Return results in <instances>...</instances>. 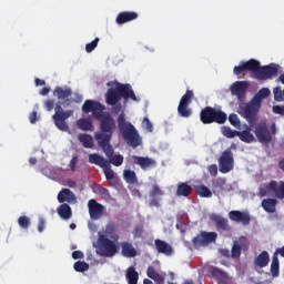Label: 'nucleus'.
Wrapping results in <instances>:
<instances>
[{
	"label": "nucleus",
	"mask_w": 284,
	"mask_h": 284,
	"mask_svg": "<svg viewBox=\"0 0 284 284\" xmlns=\"http://www.w3.org/2000/svg\"><path fill=\"white\" fill-rule=\"evenodd\" d=\"M73 267L75 272H88V270H90V264L87 262L78 261L74 263Z\"/></svg>",
	"instance_id": "obj_45"
},
{
	"label": "nucleus",
	"mask_w": 284,
	"mask_h": 284,
	"mask_svg": "<svg viewBox=\"0 0 284 284\" xmlns=\"http://www.w3.org/2000/svg\"><path fill=\"white\" fill-rule=\"evenodd\" d=\"M89 163H92L93 165H98V168H102L106 181H112L115 176L114 171L112 170V166L110 165V162L99 153H91L89 154Z\"/></svg>",
	"instance_id": "obj_11"
},
{
	"label": "nucleus",
	"mask_w": 284,
	"mask_h": 284,
	"mask_svg": "<svg viewBox=\"0 0 284 284\" xmlns=\"http://www.w3.org/2000/svg\"><path fill=\"white\" fill-rule=\"evenodd\" d=\"M275 254H280L283 258H284V246H282L281 248H277L276 251H275Z\"/></svg>",
	"instance_id": "obj_64"
},
{
	"label": "nucleus",
	"mask_w": 284,
	"mask_h": 284,
	"mask_svg": "<svg viewBox=\"0 0 284 284\" xmlns=\"http://www.w3.org/2000/svg\"><path fill=\"white\" fill-rule=\"evenodd\" d=\"M88 207L91 221H99L105 214V206L94 199L89 200Z\"/></svg>",
	"instance_id": "obj_15"
},
{
	"label": "nucleus",
	"mask_w": 284,
	"mask_h": 284,
	"mask_svg": "<svg viewBox=\"0 0 284 284\" xmlns=\"http://www.w3.org/2000/svg\"><path fill=\"white\" fill-rule=\"evenodd\" d=\"M239 114L243 116L248 123V125L254 126V123H256V119H258V112H261L260 104H256L253 100L248 103H240L237 109Z\"/></svg>",
	"instance_id": "obj_9"
},
{
	"label": "nucleus",
	"mask_w": 284,
	"mask_h": 284,
	"mask_svg": "<svg viewBox=\"0 0 284 284\" xmlns=\"http://www.w3.org/2000/svg\"><path fill=\"white\" fill-rule=\"evenodd\" d=\"M58 214L64 221L72 219V207H70L67 203L61 204L58 207Z\"/></svg>",
	"instance_id": "obj_34"
},
{
	"label": "nucleus",
	"mask_w": 284,
	"mask_h": 284,
	"mask_svg": "<svg viewBox=\"0 0 284 284\" xmlns=\"http://www.w3.org/2000/svg\"><path fill=\"white\" fill-rule=\"evenodd\" d=\"M192 99H194V91L186 90L185 94L181 98L180 103L190 105V103H192Z\"/></svg>",
	"instance_id": "obj_44"
},
{
	"label": "nucleus",
	"mask_w": 284,
	"mask_h": 284,
	"mask_svg": "<svg viewBox=\"0 0 284 284\" xmlns=\"http://www.w3.org/2000/svg\"><path fill=\"white\" fill-rule=\"evenodd\" d=\"M231 92L234 97H237L239 101H243V99H245V92H247V82H235L231 87Z\"/></svg>",
	"instance_id": "obj_19"
},
{
	"label": "nucleus",
	"mask_w": 284,
	"mask_h": 284,
	"mask_svg": "<svg viewBox=\"0 0 284 284\" xmlns=\"http://www.w3.org/2000/svg\"><path fill=\"white\" fill-rule=\"evenodd\" d=\"M77 163H79V158L73 156L69 164L71 172H77Z\"/></svg>",
	"instance_id": "obj_54"
},
{
	"label": "nucleus",
	"mask_w": 284,
	"mask_h": 284,
	"mask_svg": "<svg viewBox=\"0 0 284 284\" xmlns=\"http://www.w3.org/2000/svg\"><path fill=\"white\" fill-rule=\"evenodd\" d=\"M272 94V91L267 88H262L252 99L253 103H256L260 108L263 103V99H267Z\"/></svg>",
	"instance_id": "obj_33"
},
{
	"label": "nucleus",
	"mask_w": 284,
	"mask_h": 284,
	"mask_svg": "<svg viewBox=\"0 0 284 284\" xmlns=\"http://www.w3.org/2000/svg\"><path fill=\"white\" fill-rule=\"evenodd\" d=\"M78 139L80 143H82L83 148H89V149L94 148V140L92 139L91 135L81 133L79 134Z\"/></svg>",
	"instance_id": "obj_40"
},
{
	"label": "nucleus",
	"mask_w": 284,
	"mask_h": 284,
	"mask_svg": "<svg viewBox=\"0 0 284 284\" xmlns=\"http://www.w3.org/2000/svg\"><path fill=\"white\" fill-rule=\"evenodd\" d=\"M30 217L22 215L18 219V225L22 229V230H28V227H30Z\"/></svg>",
	"instance_id": "obj_46"
},
{
	"label": "nucleus",
	"mask_w": 284,
	"mask_h": 284,
	"mask_svg": "<svg viewBox=\"0 0 284 284\" xmlns=\"http://www.w3.org/2000/svg\"><path fill=\"white\" fill-rule=\"evenodd\" d=\"M44 108H45L47 112H52V110H54V100H52V99L45 100Z\"/></svg>",
	"instance_id": "obj_53"
},
{
	"label": "nucleus",
	"mask_w": 284,
	"mask_h": 284,
	"mask_svg": "<svg viewBox=\"0 0 284 284\" xmlns=\"http://www.w3.org/2000/svg\"><path fill=\"white\" fill-rule=\"evenodd\" d=\"M136 19H139V13L134 11H123L118 14L115 23H118V26H123V23H130V21H134Z\"/></svg>",
	"instance_id": "obj_20"
},
{
	"label": "nucleus",
	"mask_w": 284,
	"mask_h": 284,
	"mask_svg": "<svg viewBox=\"0 0 284 284\" xmlns=\"http://www.w3.org/2000/svg\"><path fill=\"white\" fill-rule=\"evenodd\" d=\"M227 121V113L213 109V115L211 119V123H217V125H223Z\"/></svg>",
	"instance_id": "obj_32"
},
{
	"label": "nucleus",
	"mask_w": 284,
	"mask_h": 284,
	"mask_svg": "<svg viewBox=\"0 0 284 284\" xmlns=\"http://www.w3.org/2000/svg\"><path fill=\"white\" fill-rule=\"evenodd\" d=\"M229 121H230L231 125H233V128L241 130V120L239 119V115H236V113L230 114Z\"/></svg>",
	"instance_id": "obj_47"
},
{
	"label": "nucleus",
	"mask_w": 284,
	"mask_h": 284,
	"mask_svg": "<svg viewBox=\"0 0 284 284\" xmlns=\"http://www.w3.org/2000/svg\"><path fill=\"white\" fill-rule=\"evenodd\" d=\"M121 99H125V101L130 99L131 101L139 102L134 90H132V85L116 82L114 88L108 89L105 103L106 105H116V103H120Z\"/></svg>",
	"instance_id": "obj_4"
},
{
	"label": "nucleus",
	"mask_w": 284,
	"mask_h": 284,
	"mask_svg": "<svg viewBox=\"0 0 284 284\" xmlns=\"http://www.w3.org/2000/svg\"><path fill=\"white\" fill-rule=\"evenodd\" d=\"M214 114V108L212 106H205L200 112V120L204 125L212 124V116Z\"/></svg>",
	"instance_id": "obj_27"
},
{
	"label": "nucleus",
	"mask_w": 284,
	"mask_h": 284,
	"mask_svg": "<svg viewBox=\"0 0 284 284\" xmlns=\"http://www.w3.org/2000/svg\"><path fill=\"white\" fill-rule=\"evenodd\" d=\"M229 219L234 223H242V225H250L252 217L248 212L243 211H231L229 213Z\"/></svg>",
	"instance_id": "obj_16"
},
{
	"label": "nucleus",
	"mask_w": 284,
	"mask_h": 284,
	"mask_svg": "<svg viewBox=\"0 0 284 284\" xmlns=\"http://www.w3.org/2000/svg\"><path fill=\"white\" fill-rule=\"evenodd\" d=\"M119 230V224L114 223V222H109L105 225V230H104V236H109L110 239H112V241H119V234H116V231Z\"/></svg>",
	"instance_id": "obj_30"
},
{
	"label": "nucleus",
	"mask_w": 284,
	"mask_h": 284,
	"mask_svg": "<svg viewBox=\"0 0 284 284\" xmlns=\"http://www.w3.org/2000/svg\"><path fill=\"white\" fill-rule=\"evenodd\" d=\"M54 114L52 115V120L54 122V125L60 132H69L70 125H68V119L74 114V111L67 110L63 111V106H61V102H58L54 106Z\"/></svg>",
	"instance_id": "obj_8"
},
{
	"label": "nucleus",
	"mask_w": 284,
	"mask_h": 284,
	"mask_svg": "<svg viewBox=\"0 0 284 284\" xmlns=\"http://www.w3.org/2000/svg\"><path fill=\"white\" fill-rule=\"evenodd\" d=\"M248 250H250V242L247 241V237L240 236L237 240L233 241L231 256L233 258H241V252H247Z\"/></svg>",
	"instance_id": "obj_14"
},
{
	"label": "nucleus",
	"mask_w": 284,
	"mask_h": 284,
	"mask_svg": "<svg viewBox=\"0 0 284 284\" xmlns=\"http://www.w3.org/2000/svg\"><path fill=\"white\" fill-rule=\"evenodd\" d=\"M95 252L98 256L112 258L119 254V246L116 245V241H112L108 237V235L99 233Z\"/></svg>",
	"instance_id": "obj_6"
},
{
	"label": "nucleus",
	"mask_w": 284,
	"mask_h": 284,
	"mask_svg": "<svg viewBox=\"0 0 284 284\" xmlns=\"http://www.w3.org/2000/svg\"><path fill=\"white\" fill-rule=\"evenodd\" d=\"M190 194H192V186L187 182L178 185L176 196H190Z\"/></svg>",
	"instance_id": "obj_36"
},
{
	"label": "nucleus",
	"mask_w": 284,
	"mask_h": 284,
	"mask_svg": "<svg viewBox=\"0 0 284 284\" xmlns=\"http://www.w3.org/2000/svg\"><path fill=\"white\" fill-rule=\"evenodd\" d=\"M65 185L68 187H77V181H74V180H67L65 181Z\"/></svg>",
	"instance_id": "obj_62"
},
{
	"label": "nucleus",
	"mask_w": 284,
	"mask_h": 284,
	"mask_svg": "<svg viewBox=\"0 0 284 284\" xmlns=\"http://www.w3.org/2000/svg\"><path fill=\"white\" fill-rule=\"evenodd\" d=\"M254 134L258 143H272L274 136H276V123L267 124V121H261L254 126Z\"/></svg>",
	"instance_id": "obj_7"
},
{
	"label": "nucleus",
	"mask_w": 284,
	"mask_h": 284,
	"mask_svg": "<svg viewBox=\"0 0 284 284\" xmlns=\"http://www.w3.org/2000/svg\"><path fill=\"white\" fill-rule=\"evenodd\" d=\"M121 104H120V102H118L116 104H114V105H112V112H113V114H119V112H121Z\"/></svg>",
	"instance_id": "obj_60"
},
{
	"label": "nucleus",
	"mask_w": 284,
	"mask_h": 284,
	"mask_svg": "<svg viewBox=\"0 0 284 284\" xmlns=\"http://www.w3.org/2000/svg\"><path fill=\"white\" fill-rule=\"evenodd\" d=\"M133 163L134 165H140L141 170H150L151 168H156V161L152 158L148 156H139V155H133Z\"/></svg>",
	"instance_id": "obj_18"
},
{
	"label": "nucleus",
	"mask_w": 284,
	"mask_h": 284,
	"mask_svg": "<svg viewBox=\"0 0 284 284\" xmlns=\"http://www.w3.org/2000/svg\"><path fill=\"white\" fill-rule=\"evenodd\" d=\"M178 114L179 116H182V119H190V116H192V110L190 108V104L180 103L178 105Z\"/></svg>",
	"instance_id": "obj_39"
},
{
	"label": "nucleus",
	"mask_w": 284,
	"mask_h": 284,
	"mask_svg": "<svg viewBox=\"0 0 284 284\" xmlns=\"http://www.w3.org/2000/svg\"><path fill=\"white\" fill-rule=\"evenodd\" d=\"M273 193L275 199L280 201L284 200V181L272 180L267 184H262L260 186V196H267V194Z\"/></svg>",
	"instance_id": "obj_10"
},
{
	"label": "nucleus",
	"mask_w": 284,
	"mask_h": 284,
	"mask_svg": "<svg viewBox=\"0 0 284 284\" xmlns=\"http://www.w3.org/2000/svg\"><path fill=\"white\" fill-rule=\"evenodd\" d=\"M123 176H124V181H126V183H131L132 185L134 183H136V172H134L132 170H124Z\"/></svg>",
	"instance_id": "obj_42"
},
{
	"label": "nucleus",
	"mask_w": 284,
	"mask_h": 284,
	"mask_svg": "<svg viewBox=\"0 0 284 284\" xmlns=\"http://www.w3.org/2000/svg\"><path fill=\"white\" fill-rule=\"evenodd\" d=\"M210 220L215 223L216 230L217 232H230V230H232V226L230 225V222L227 221V219L213 213L210 216Z\"/></svg>",
	"instance_id": "obj_17"
},
{
	"label": "nucleus",
	"mask_w": 284,
	"mask_h": 284,
	"mask_svg": "<svg viewBox=\"0 0 284 284\" xmlns=\"http://www.w3.org/2000/svg\"><path fill=\"white\" fill-rule=\"evenodd\" d=\"M154 245L159 254H164V256H172V254H174V248H172V245L163 240H155Z\"/></svg>",
	"instance_id": "obj_22"
},
{
	"label": "nucleus",
	"mask_w": 284,
	"mask_h": 284,
	"mask_svg": "<svg viewBox=\"0 0 284 284\" xmlns=\"http://www.w3.org/2000/svg\"><path fill=\"white\" fill-rule=\"evenodd\" d=\"M30 123L34 124L37 123V111H33L29 115Z\"/></svg>",
	"instance_id": "obj_61"
},
{
	"label": "nucleus",
	"mask_w": 284,
	"mask_h": 284,
	"mask_svg": "<svg viewBox=\"0 0 284 284\" xmlns=\"http://www.w3.org/2000/svg\"><path fill=\"white\" fill-rule=\"evenodd\" d=\"M216 239H219V234H216V232L201 231L200 234L193 237L192 244L195 247H207L210 243H216Z\"/></svg>",
	"instance_id": "obj_12"
},
{
	"label": "nucleus",
	"mask_w": 284,
	"mask_h": 284,
	"mask_svg": "<svg viewBox=\"0 0 284 284\" xmlns=\"http://www.w3.org/2000/svg\"><path fill=\"white\" fill-rule=\"evenodd\" d=\"M134 239H141L143 236V225H136L133 230Z\"/></svg>",
	"instance_id": "obj_52"
},
{
	"label": "nucleus",
	"mask_w": 284,
	"mask_h": 284,
	"mask_svg": "<svg viewBox=\"0 0 284 284\" xmlns=\"http://www.w3.org/2000/svg\"><path fill=\"white\" fill-rule=\"evenodd\" d=\"M146 276L154 281L155 284H165V275L156 272V268H154V266H148Z\"/></svg>",
	"instance_id": "obj_24"
},
{
	"label": "nucleus",
	"mask_w": 284,
	"mask_h": 284,
	"mask_svg": "<svg viewBox=\"0 0 284 284\" xmlns=\"http://www.w3.org/2000/svg\"><path fill=\"white\" fill-rule=\"evenodd\" d=\"M43 230H45V220L40 219L38 222V232H43Z\"/></svg>",
	"instance_id": "obj_58"
},
{
	"label": "nucleus",
	"mask_w": 284,
	"mask_h": 284,
	"mask_svg": "<svg viewBox=\"0 0 284 284\" xmlns=\"http://www.w3.org/2000/svg\"><path fill=\"white\" fill-rule=\"evenodd\" d=\"M214 187H220V190H223V186L225 185V180L217 179L213 182Z\"/></svg>",
	"instance_id": "obj_57"
},
{
	"label": "nucleus",
	"mask_w": 284,
	"mask_h": 284,
	"mask_svg": "<svg viewBox=\"0 0 284 284\" xmlns=\"http://www.w3.org/2000/svg\"><path fill=\"white\" fill-rule=\"evenodd\" d=\"M121 254L125 258H134L136 256V248L129 242L121 243Z\"/></svg>",
	"instance_id": "obj_28"
},
{
	"label": "nucleus",
	"mask_w": 284,
	"mask_h": 284,
	"mask_svg": "<svg viewBox=\"0 0 284 284\" xmlns=\"http://www.w3.org/2000/svg\"><path fill=\"white\" fill-rule=\"evenodd\" d=\"M77 125L79 130H82V132H92L94 130V125L92 124V121L88 119L78 120Z\"/></svg>",
	"instance_id": "obj_38"
},
{
	"label": "nucleus",
	"mask_w": 284,
	"mask_h": 284,
	"mask_svg": "<svg viewBox=\"0 0 284 284\" xmlns=\"http://www.w3.org/2000/svg\"><path fill=\"white\" fill-rule=\"evenodd\" d=\"M41 97H45L48 94H50V88L44 87L41 91H40Z\"/></svg>",
	"instance_id": "obj_63"
},
{
	"label": "nucleus",
	"mask_w": 284,
	"mask_h": 284,
	"mask_svg": "<svg viewBox=\"0 0 284 284\" xmlns=\"http://www.w3.org/2000/svg\"><path fill=\"white\" fill-rule=\"evenodd\" d=\"M125 276L129 284H139V272L134 266H130L126 270Z\"/></svg>",
	"instance_id": "obj_35"
},
{
	"label": "nucleus",
	"mask_w": 284,
	"mask_h": 284,
	"mask_svg": "<svg viewBox=\"0 0 284 284\" xmlns=\"http://www.w3.org/2000/svg\"><path fill=\"white\" fill-rule=\"evenodd\" d=\"M103 110H105V105L92 100H87L82 105V112L84 114L92 112L94 119L100 122V131L95 132V134H104L105 132H110V130L116 129L114 118L110 113L103 112Z\"/></svg>",
	"instance_id": "obj_1"
},
{
	"label": "nucleus",
	"mask_w": 284,
	"mask_h": 284,
	"mask_svg": "<svg viewBox=\"0 0 284 284\" xmlns=\"http://www.w3.org/2000/svg\"><path fill=\"white\" fill-rule=\"evenodd\" d=\"M209 174H211V176H216V174H219V166H216V164L210 165Z\"/></svg>",
	"instance_id": "obj_56"
},
{
	"label": "nucleus",
	"mask_w": 284,
	"mask_h": 284,
	"mask_svg": "<svg viewBox=\"0 0 284 284\" xmlns=\"http://www.w3.org/2000/svg\"><path fill=\"white\" fill-rule=\"evenodd\" d=\"M112 134H114V129H111L104 133H95L94 139L98 142L99 148H102L106 159L108 163L110 165H114L115 168H121L123 165V155L115 154L114 155V148L110 144V141H112Z\"/></svg>",
	"instance_id": "obj_3"
},
{
	"label": "nucleus",
	"mask_w": 284,
	"mask_h": 284,
	"mask_svg": "<svg viewBox=\"0 0 284 284\" xmlns=\"http://www.w3.org/2000/svg\"><path fill=\"white\" fill-rule=\"evenodd\" d=\"M221 132L223 136H226V139H234V136H239V131L232 130L230 126H222Z\"/></svg>",
	"instance_id": "obj_43"
},
{
	"label": "nucleus",
	"mask_w": 284,
	"mask_h": 284,
	"mask_svg": "<svg viewBox=\"0 0 284 284\" xmlns=\"http://www.w3.org/2000/svg\"><path fill=\"white\" fill-rule=\"evenodd\" d=\"M118 128L128 145L131 148H139L141 145V136L139 131L132 125V123L125 121V113H120L118 116Z\"/></svg>",
	"instance_id": "obj_5"
},
{
	"label": "nucleus",
	"mask_w": 284,
	"mask_h": 284,
	"mask_svg": "<svg viewBox=\"0 0 284 284\" xmlns=\"http://www.w3.org/2000/svg\"><path fill=\"white\" fill-rule=\"evenodd\" d=\"M210 272L211 276L217 280L219 283H227V281H230V275L216 266H212Z\"/></svg>",
	"instance_id": "obj_25"
},
{
	"label": "nucleus",
	"mask_w": 284,
	"mask_h": 284,
	"mask_svg": "<svg viewBox=\"0 0 284 284\" xmlns=\"http://www.w3.org/2000/svg\"><path fill=\"white\" fill-rule=\"evenodd\" d=\"M219 165L222 174H227V172L234 170V154L232 153V149H226L222 152L219 159Z\"/></svg>",
	"instance_id": "obj_13"
},
{
	"label": "nucleus",
	"mask_w": 284,
	"mask_h": 284,
	"mask_svg": "<svg viewBox=\"0 0 284 284\" xmlns=\"http://www.w3.org/2000/svg\"><path fill=\"white\" fill-rule=\"evenodd\" d=\"M151 199H154V196H163V191L161 187H159V184H153L152 189L150 191Z\"/></svg>",
	"instance_id": "obj_49"
},
{
	"label": "nucleus",
	"mask_w": 284,
	"mask_h": 284,
	"mask_svg": "<svg viewBox=\"0 0 284 284\" xmlns=\"http://www.w3.org/2000/svg\"><path fill=\"white\" fill-rule=\"evenodd\" d=\"M273 94H274V101H276L277 103H282V101H284L283 90L281 89V87L274 88Z\"/></svg>",
	"instance_id": "obj_48"
},
{
	"label": "nucleus",
	"mask_w": 284,
	"mask_h": 284,
	"mask_svg": "<svg viewBox=\"0 0 284 284\" xmlns=\"http://www.w3.org/2000/svg\"><path fill=\"white\" fill-rule=\"evenodd\" d=\"M196 192L202 199H212V191L203 184L196 186Z\"/></svg>",
	"instance_id": "obj_41"
},
{
	"label": "nucleus",
	"mask_w": 284,
	"mask_h": 284,
	"mask_svg": "<svg viewBox=\"0 0 284 284\" xmlns=\"http://www.w3.org/2000/svg\"><path fill=\"white\" fill-rule=\"evenodd\" d=\"M276 205H278V200L276 199L268 197L262 201V207L268 214H274V212H276Z\"/></svg>",
	"instance_id": "obj_31"
},
{
	"label": "nucleus",
	"mask_w": 284,
	"mask_h": 284,
	"mask_svg": "<svg viewBox=\"0 0 284 284\" xmlns=\"http://www.w3.org/2000/svg\"><path fill=\"white\" fill-rule=\"evenodd\" d=\"M271 274L273 278L278 277V275L281 274V266H280L277 253L273 254V260L271 263Z\"/></svg>",
	"instance_id": "obj_37"
},
{
	"label": "nucleus",
	"mask_w": 284,
	"mask_h": 284,
	"mask_svg": "<svg viewBox=\"0 0 284 284\" xmlns=\"http://www.w3.org/2000/svg\"><path fill=\"white\" fill-rule=\"evenodd\" d=\"M72 258H74V261H79V258H83V252L81 251H74L72 253Z\"/></svg>",
	"instance_id": "obj_59"
},
{
	"label": "nucleus",
	"mask_w": 284,
	"mask_h": 284,
	"mask_svg": "<svg viewBox=\"0 0 284 284\" xmlns=\"http://www.w3.org/2000/svg\"><path fill=\"white\" fill-rule=\"evenodd\" d=\"M255 267H267L270 265V253L267 251H262L255 258H254Z\"/></svg>",
	"instance_id": "obj_26"
},
{
	"label": "nucleus",
	"mask_w": 284,
	"mask_h": 284,
	"mask_svg": "<svg viewBox=\"0 0 284 284\" xmlns=\"http://www.w3.org/2000/svg\"><path fill=\"white\" fill-rule=\"evenodd\" d=\"M97 45H99V38H95L93 41H91L85 45V52L88 53L94 52V50L97 49Z\"/></svg>",
	"instance_id": "obj_50"
},
{
	"label": "nucleus",
	"mask_w": 284,
	"mask_h": 284,
	"mask_svg": "<svg viewBox=\"0 0 284 284\" xmlns=\"http://www.w3.org/2000/svg\"><path fill=\"white\" fill-rule=\"evenodd\" d=\"M58 201L59 203H65V201L68 203H74L77 201V195H74V193L72 191H70V189H62L59 193H58Z\"/></svg>",
	"instance_id": "obj_23"
},
{
	"label": "nucleus",
	"mask_w": 284,
	"mask_h": 284,
	"mask_svg": "<svg viewBox=\"0 0 284 284\" xmlns=\"http://www.w3.org/2000/svg\"><path fill=\"white\" fill-rule=\"evenodd\" d=\"M243 72H252L257 81H267L272 77L278 74V68L272 65L261 67V62L256 59H251L246 62H240V65L234 67L233 73L241 77Z\"/></svg>",
	"instance_id": "obj_2"
},
{
	"label": "nucleus",
	"mask_w": 284,
	"mask_h": 284,
	"mask_svg": "<svg viewBox=\"0 0 284 284\" xmlns=\"http://www.w3.org/2000/svg\"><path fill=\"white\" fill-rule=\"evenodd\" d=\"M237 136L242 143H254L256 141V138L252 134V125L250 124H244V130L237 131Z\"/></svg>",
	"instance_id": "obj_21"
},
{
	"label": "nucleus",
	"mask_w": 284,
	"mask_h": 284,
	"mask_svg": "<svg viewBox=\"0 0 284 284\" xmlns=\"http://www.w3.org/2000/svg\"><path fill=\"white\" fill-rule=\"evenodd\" d=\"M53 97H57L59 101H65V99H70V97H72V89L55 87L53 90Z\"/></svg>",
	"instance_id": "obj_29"
},
{
	"label": "nucleus",
	"mask_w": 284,
	"mask_h": 284,
	"mask_svg": "<svg viewBox=\"0 0 284 284\" xmlns=\"http://www.w3.org/2000/svg\"><path fill=\"white\" fill-rule=\"evenodd\" d=\"M142 128H144L146 132H154V125H152V122L149 118L143 119Z\"/></svg>",
	"instance_id": "obj_51"
},
{
	"label": "nucleus",
	"mask_w": 284,
	"mask_h": 284,
	"mask_svg": "<svg viewBox=\"0 0 284 284\" xmlns=\"http://www.w3.org/2000/svg\"><path fill=\"white\" fill-rule=\"evenodd\" d=\"M273 113L280 114L281 116H284V105H274L273 106Z\"/></svg>",
	"instance_id": "obj_55"
}]
</instances>
